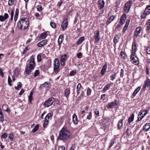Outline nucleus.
Masks as SVG:
<instances>
[{
  "label": "nucleus",
  "mask_w": 150,
  "mask_h": 150,
  "mask_svg": "<svg viewBox=\"0 0 150 150\" xmlns=\"http://www.w3.org/2000/svg\"><path fill=\"white\" fill-rule=\"evenodd\" d=\"M145 26H146V30L147 31V32L149 33V30L150 29V19H149L147 21Z\"/></svg>",
  "instance_id": "obj_19"
},
{
  "label": "nucleus",
  "mask_w": 150,
  "mask_h": 150,
  "mask_svg": "<svg viewBox=\"0 0 150 150\" xmlns=\"http://www.w3.org/2000/svg\"><path fill=\"white\" fill-rule=\"evenodd\" d=\"M114 17L113 16H110L106 22L107 24L109 25L114 20Z\"/></svg>",
  "instance_id": "obj_25"
},
{
  "label": "nucleus",
  "mask_w": 150,
  "mask_h": 150,
  "mask_svg": "<svg viewBox=\"0 0 150 150\" xmlns=\"http://www.w3.org/2000/svg\"><path fill=\"white\" fill-rule=\"evenodd\" d=\"M81 86L80 83L78 84L76 88V90L78 93L79 91H80V88H81Z\"/></svg>",
  "instance_id": "obj_44"
},
{
  "label": "nucleus",
  "mask_w": 150,
  "mask_h": 150,
  "mask_svg": "<svg viewBox=\"0 0 150 150\" xmlns=\"http://www.w3.org/2000/svg\"><path fill=\"white\" fill-rule=\"evenodd\" d=\"M84 37H81L76 42V44L78 45L81 44L84 40Z\"/></svg>",
  "instance_id": "obj_24"
},
{
  "label": "nucleus",
  "mask_w": 150,
  "mask_h": 150,
  "mask_svg": "<svg viewBox=\"0 0 150 150\" xmlns=\"http://www.w3.org/2000/svg\"><path fill=\"white\" fill-rule=\"evenodd\" d=\"M91 93V89L89 88H88L87 89V96H89L90 95Z\"/></svg>",
  "instance_id": "obj_46"
},
{
  "label": "nucleus",
  "mask_w": 150,
  "mask_h": 150,
  "mask_svg": "<svg viewBox=\"0 0 150 150\" xmlns=\"http://www.w3.org/2000/svg\"><path fill=\"white\" fill-rule=\"evenodd\" d=\"M29 23L28 19L26 18L23 17L21 18L18 22L17 26L18 29L24 30L28 27Z\"/></svg>",
  "instance_id": "obj_3"
},
{
  "label": "nucleus",
  "mask_w": 150,
  "mask_h": 150,
  "mask_svg": "<svg viewBox=\"0 0 150 150\" xmlns=\"http://www.w3.org/2000/svg\"><path fill=\"white\" fill-rule=\"evenodd\" d=\"M37 59L38 62H40L42 60L40 54H38L37 56Z\"/></svg>",
  "instance_id": "obj_45"
},
{
  "label": "nucleus",
  "mask_w": 150,
  "mask_h": 150,
  "mask_svg": "<svg viewBox=\"0 0 150 150\" xmlns=\"http://www.w3.org/2000/svg\"><path fill=\"white\" fill-rule=\"evenodd\" d=\"M2 108L4 110L6 111L8 113H10L11 112L10 109L8 108V105H3Z\"/></svg>",
  "instance_id": "obj_20"
},
{
  "label": "nucleus",
  "mask_w": 150,
  "mask_h": 150,
  "mask_svg": "<svg viewBox=\"0 0 150 150\" xmlns=\"http://www.w3.org/2000/svg\"><path fill=\"white\" fill-rule=\"evenodd\" d=\"M141 89V87L138 86L134 90V92L135 93H136L137 94L138 93Z\"/></svg>",
  "instance_id": "obj_50"
},
{
  "label": "nucleus",
  "mask_w": 150,
  "mask_h": 150,
  "mask_svg": "<svg viewBox=\"0 0 150 150\" xmlns=\"http://www.w3.org/2000/svg\"><path fill=\"white\" fill-rule=\"evenodd\" d=\"M54 101V98H50L47 100L45 101L44 104V105L45 106L48 107L52 105Z\"/></svg>",
  "instance_id": "obj_5"
},
{
  "label": "nucleus",
  "mask_w": 150,
  "mask_h": 150,
  "mask_svg": "<svg viewBox=\"0 0 150 150\" xmlns=\"http://www.w3.org/2000/svg\"><path fill=\"white\" fill-rule=\"evenodd\" d=\"M18 86L17 87L15 86V88L17 90H19L21 87L22 84L21 82H18L17 83Z\"/></svg>",
  "instance_id": "obj_35"
},
{
  "label": "nucleus",
  "mask_w": 150,
  "mask_h": 150,
  "mask_svg": "<svg viewBox=\"0 0 150 150\" xmlns=\"http://www.w3.org/2000/svg\"><path fill=\"white\" fill-rule=\"evenodd\" d=\"M72 122L75 125L78 124L77 116L75 114H74L72 116Z\"/></svg>",
  "instance_id": "obj_18"
},
{
  "label": "nucleus",
  "mask_w": 150,
  "mask_h": 150,
  "mask_svg": "<svg viewBox=\"0 0 150 150\" xmlns=\"http://www.w3.org/2000/svg\"><path fill=\"white\" fill-rule=\"evenodd\" d=\"M110 86V84H108L106 85L103 88V91L104 92H105L108 90L109 89Z\"/></svg>",
  "instance_id": "obj_30"
},
{
  "label": "nucleus",
  "mask_w": 150,
  "mask_h": 150,
  "mask_svg": "<svg viewBox=\"0 0 150 150\" xmlns=\"http://www.w3.org/2000/svg\"><path fill=\"white\" fill-rule=\"evenodd\" d=\"M5 19L6 20L9 17L7 13H5L4 16Z\"/></svg>",
  "instance_id": "obj_64"
},
{
  "label": "nucleus",
  "mask_w": 150,
  "mask_h": 150,
  "mask_svg": "<svg viewBox=\"0 0 150 150\" xmlns=\"http://www.w3.org/2000/svg\"><path fill=\"white\" fill-rule=\"evenodd\" d=\"M67 18H65L62 22L61 25V27L63 30H64L67 28Z\"/></svg>",
  "instance_id": "obj_10"
},
{
  "label": "nucleus",
  "mask_w": 150,
  "mask_h": 150,
  "mask_svg": "<svg viewBox=\"0 0 150 150\" xmlns=\"http://www.w3.org/2000/svg\"><path fill=\"white\" fill-rule=\"evenodd\" d=\"M8 136L7 134L6 133H4L1 136V137L2 139H6Z\"/></svg>",
  "instance_id": "obj_40"
},
{
  "label": "nucleus",
  "mask_w": 150,
  "mask_h": 150,
  "mask_svg": "<svg viewBox=\"0 0 150 150\" xmlns=\"http://www.w3.org/2000/svg\"><path fill=\"white\" fill-rule=\"evenodd\" d=\"M149 86H150V79L147 77V79L144 81L143 88L144 89L146 87H149Z\"/></svg>",
  "instance_id": "obj_9"
},
{
  "label": "nucleus",
  "mask_w": 150,
  "mask_h": 150,
  "mask_svg": "<svg viewBox=\"0 0 150 150\" xmlns=\"http://www.w3.org/2000/svg\"><path fill=\"white\" fill-rule=\"evenodd\" d=\"M120 37L119 35H116L115 36L114 38L113 41L114 43H117L119 40Z\"/></svg>",
  "instance_id": "obj_33"
},
{
  "label": "nucleus",
  "mask_w": 150,
  "mask_h": 150,
  "mask_svg": "<svg viewBox=\"0 0 150 150\" xmlns=\"http://www.w3.org/2000/svg\"><path fill=\"white\" fill-rule=\"evenodd\" d=\"M36 66V63L35 61V58L33 56H32L30 59L27 61L25 72L27 74H29L32 70H33Z\"/></svg>",
  "instance_id": "obj_2"
},
{
  "label": "nucleus",
  "mask_w": 150,
  "mask_h": 150,
  "mask_svg": "<svg viewBox=\"0 0 150 150\" xmlns=\"http://www.w3.org/2000/svg\"><path fill=\"white\" fill-rule=\"evenodd\" d=\"M129 24V21L128 22H126L125 25V26H124V28H123V32H125L126 30L128 28V26Z\"/></svg>",
  "instance_id": "obj_36"
},
{
  "label": "nucleus",
  "mask_w": 150,
  "mask_h": 150,
  "mask_svg": "<svg viewBox=\"0 0 150 150\" xmlns=\"http://www.w3.org/2000/svg\"><path fill=\"white\" fill-rule=\"evenodd\" d=\"M65 96L67 98H68L69 95L70 93V90L69 88H67L65 90Z\"/></svg>",
  "instance_id": "obj_26"
},
{
  "label": "nucleus",
  "mask_w": 150,
  "mask_h": 150,
  "mask_svg": "<svg viewBox=\"0 0 150 150\" xmlns=\"http://www.w3.org/2000/svg\"><path fill=\"white\" fill-rule=\"evenodd\" d=\"M50 25L51 27L53 28H55L56 27V23H54L51 22Z\"/></svg>",
  "instance_id": "obj_52"
},
{
  "label": "nucleus",
  "mask_w": 150,
  "mask_h": 150,
  "mask_svg": "<svg viewBox=\"0 0 150 150\" xmlns=\"http://www.w3.org/2000/svg\"><path fill=\"white\" fill-rule=\"evenodd\" d=\"M13 134H10L9 135V136L8 137V138L9 139L11 140L12 141L13 140Z\"/></svg>",
  "instance_id": "obj_51"
},
{
  "label": "nucleus",
  "mask_w": 150,
  "mask_h": 150,
  "mask_svg": "<svg viewBox=\"0 0 150 150\" xmlns=\"http://www.w3.org/2000/svg\"><path fill=\"white\" fill-rule=\"evenodd\" d=\"M119 103L117 100H115L114 101L108 103L107 105V108L108 109L111 108L114 106L117 105Z\"/></svg>",
  "instance_id": "obj_7"
},
{
  "label": "nucleus",
  "mask_w": 150,
  "mask_h": 150,
  "mask_svg": "<svg viewBox=\"0 0 150 150\" xmlns=\"http://www.w3.org/2000/svg\"><path fill=\"white\" fill-rule=\"evenodd\" d=\"M146 50V52L147 54H150V46L147 47Z\"/></svg>",
  "instance_id": "obj_63"
},
{
  "label": "nucleus",
  "mask_w": 150,
  "mask_h": 150,
  "mask_svg": "<svg viewBox=\"0 0 150 150\" xmlns=\"http://www.w3.org/2000/svg\"><path fill=\"white\" fill-rule=\"evenodd\" d=\"M50 83L49 82H45L44 84H42V85L45 87L46 88H48L49 86L50 85Z\"/></svg>",
  "instance_id": "obj_38"
},
{
  "label": "nucleus",
  "mask_w": 150,
  "mask_h": 150,
  "mask_svg": "<svg viewBox=\"0 0 150 150\" xmlns=\"http://www.w3.org/2000/svg\"><path fill=\"white\" fill-rule=\"evenodd\" d=\"M39 71L38 70H35L34 72V76L35 77H36L38 76L39 74Z\"/></svg>",
  "instance_id": "obj_39"
},
{
  "label": "nucleus",
  "mask_w": 150,
  "mask_h": 150,
  "mask_svg": "<svg viewBox=\"0 0 150 150\" xmlns=\"http://www.w3.org/2000/svg\"><path fill=\"white\" fill-rule=\"evenodd\" d=\"M106 96V95L105 94H102L101 96V99H102L103 100H104L105 99Z\"/></svg>",
  "instance_id": "obj_62"
},
{
  "label": "nucleus",
  "mask_w": 150,
  "mask_h": 150,
  "mask_svg": "<svg viewBox=\"0 0 150 150\" xmlns=\"http://www.w3.org/2000/svg\"><path fill=\"white\" fill-rule=\"evenodd\" d=\"M4 115L3 114L0 115V122H3L4 121Z\"/></svg>",
  "instance_id": "obj_53"
},
{
  "label": "nucleus",
  "mask_w": 150,
  "mask_h": 150,
  "mask_svg": "<svg viewBox=\"0 0 150 150\" xmlns=\"http://www.w3.org/2000/svg\"><path fill=\"white\" fill-rule=\"evenodd\" d=\"M0 76L2 78L4 77V75L2 69L0 68Z\"/></svg>",
  "instance_id": "obj_58"
},
{
  "label": "nucleus",
  "mask_w": 150,
  "mask_h": 150,
  "mask_svg": "<svg viewBox=\"0 0 150 150\" xmlns=\"http://www.w3.org/2000/svg\"><path fill=\"white\" fill-rule=\"evenodd\" d=\"M47 40H44L39 42L37 44V46L39 47H41L42 46L45 45L47 43Z\"/></svg>",
  "instance_id": "obj_14"
},
{
  "label": "nucleus",
  "mask_w": 150,
  "mask_h": 150,
  "mask_svg": "<svg viewBox=\"0 0 150 150\" xmlns=\"http://www.w3.org/2000/svg\"><path fill=\"white\" fill-rule=\"evenodd\" d=\"M6 20L3 16H0V21L1 22H4Z\"/></svg>",
  "instance_id": "obj_48"
},
{
  "label": "nucleus",
  "mask_w": 150,
  "mask_h": 150,
  "mask_svg": "<svg viewBox=\"0 0 150 150\" xmlns=\"http://www.w3.org/2000/svg\"><path fill=\"white\" fill-rule=\"evenodd\" d=\"M141 28L140 27H138L136 28L135 31L134 33V36L135 37H137L141 33Z\"/></svg>",
  "instance_id": "obj_15"
},
{
  "label": "nucleus",
  "mask_w": 150,
  "mask_h": 150,
  "mask_svg": "<svg viewBox=\"0 0 150 150\" xmlns=\"http://www.w3.org/2000/svg\"><path fill=\"white\" fill-rule=\"evenodd\" d=\"M98 7L99 8L101 9L103 8L104 6L105 3L103 0H99L98 1Z\"/></svg>",
  "instance_id": "obj_11"
},
{
  "label": "nucleus",
  "mask_w": 150,
  "mask_h": 150,
  "mask_svg": "<svg viewBox=\"0 0 150 150\" xmlns=\"http://www.w3.org/2000/svg\"><path fill=\"white\" fill-rule=\"evenodd\" d=\"M37 8L38 11H41L42 10V6L41 5H38L37 7Z\"/></svg>",
  "instance_id": "obj_49"
},
{
  "label": "nucleus",
  "mask_w": 150,
  "mask_h": 150,
  "mask_svg": "<svg viewBox=\"0 0 150 150\" xmlns=\"http://www.w3.org/2000/svg\"><path fill=\"white\" fill-rule=\"evenodd\" d=\"M127 18L126 14L125 13H124L122 15L120 19L123 20H125Z\"/></svg>",
  "instance_id": "obj_41"
},
{
  "label": "nucleus",
  "mask_w": 150,
  "mask_h": 150,
  "mask_svg": "<svg viewBox=\"0 0 150 150\" xmlns=\"http://www.w3.org/2000/svg\"><path fill=\"white\" fill-rule=\"evenodd\" d=\"M130 59L132 61H133V63L135 65L139 63L138 58L135 55L132 54L131 55Z\"/></svg>",
  "instance_id": "obj_8"
},
{
  "label": "nucleus",
  "mask_w": 150,
  "mask_h": 150,
  "mask_svg": "<svg viewBox=\"0 0 150 150\" xmlns=\"http://www.w3.org/2000/svg\"><path fill=\"white\" fill-rule=\"evenodd\" d=\"M107 68V64L106 62H105V64L102 67V69L101 70L100 74L102 75L104 74L105 73L106 71Z\"/></svg>",
  "instance_id": "obj_13"
},
{
  "label": "nucleus",
  "mask_w": 150,
  "mask_h": 150,
  "mask_svg": "<svg viewBox=\"0 0 150 150\" xmlns=\"http://www.w3.org/2000/svg\"><path fill=\"white\" fill-rule=\"evenodd\" d=\"M47 34L46 32H43L40 35V37L42 38V39H44L47 36Z\"/></svg>",
  "instance_id": "obj_28"
},
{
  "label": "nucleus",
  "mask_w": 150,
  "mask_h": 150,
  "mask_svg": "<svg viewBox=\"0 0 150 150\" xmlns=\"http://www.w3.org/2000/svg\"><path fill=\"white\" fill-rule=\"evenodd\" d=\"M144 12L146 15H149L150 13V6H147Z\"/></svg>",
  "instance_id": "obj_22"
},
{
  "label": "nucleus",
  "mask_w": 150,
  "mask_h": 150,
  "mask_svg": "<svg viewBox=\"0 0 150 150\" xmlns=\"http://www.w3.org/2000/svg\"><path fill=\"white\" fill-rule=\"evenodd\" d=\"M71 134L69 131L65 127H64L60 130L59 135L57 139L64 142L70 138Z\"/></svg>",
  "instance_id": "obj_1"
},
{
  "label": "nucleus",
  "mask_w": 150,
  "mask_h": 150,
  "mask_svg": "<svg viewBox=\"0 0 150 150\" xmlns=\"http://www.w3.org/2000/svg\"><path fill=\"white\" fill-rule=\"evenodd\" d=\"M123 119H120L118 121L117 127V128L119 129H121L123 125Z\"/></svg>",
  "instance_id": "obj_16"
},
{
  "label": "nucleus",
  "mask_w": 150,
  "mask_h": 150,
  "mask_svg": "<svg viewBox=\"0 0 150 150\" xmlns=\"http://www.w3.org/2000/svg\"><path fill=\"white\" fill-rule=\"evenodd\" d=\"M143 113V111H140V112H139V114L138 115V119L139 118V119H140L141 118L140 117L142 115V114Z\"/></svg>",
  "instance_id": "obj_55"
},
{
  "label": "nucleus",
  "mask_w": 150,
  "mask_h": 150,
  "mask_svg": "<svg viewBox=\"0 0 150 150\" xmlns=\"http://www.w3.org/2000/svg\"><path fill=\"white\" fill-rule=\"evenodd\" d=\"M77 56L78 58H80L82 57V54L81 52H79L77 54Z\"/></svg>",
  "instance_id": "obj_60"
},
{
  "label": "nucleus",
  "mask_w": 150,
  "mask_h": 150,
  "mask_svg": "<svg viewBox=\"0 0 150 150\" xmlns=\"http://www.w3.org/2000/svg\"><path fill=\"white\" fill-rule=\"evenodd\" d=\"M132 4V1L131 0L128 1L126 3L124 8V12L125 13H128L129 12Z\"/></svg>",
  "instance_id": "obj_4"
},
{
  "label": "nucleus",
  "mask_w": 150,
  "mask_h": 150,
  "mask_svg": "<svg viewBox=\"0 0 150 150\" xmlns=\"http://www.w3.org/2000/svg\"><path fill=\"white\" fill-rule=\"evenodd\" d=\"M68 57L65 54L61 55L60 60L61 65L64 66L65 65V61L67 59Z\"/></svg>",
  "instance_id": "obj_6"
},
{
  "label": "nucleus",
  "mask_w": 150,
  "mask_h": 150,
  "mask_svg": "<svg viewBox=\"0 0 150 150\" xmlns=\"http://www.w3.org/2000/svg\"><path fill=\"white\" fill-rule=\"evenodd\" d=\"M115 140L114 139H112L110 142V143L109 146V149H110L114 144Z\"/></svg>",
  "instance_id": "obj_29"
},
{
  "label": "nucleus",
  "mask_w": 150,
  "mask_h": 150,
  "mask_svg": "<svg viewBox=\"0 0 150 150\" xmlns=\"http://www.w3.org/2000/svg\"><path fill=\"white\" fill-rule=\"evenodd\" d=\"M48 119L46 118L45 117V120L44 123L43 124V127L45 128L46 127V126L47 125L48 123L49 122Z\"/></svg>",
  "instance_id": "obj_34"
},
{
  "label": "nucleus",
  "mask_w": 150,
  "mask_h": 150,
  "mask_svg": "<svg viewBox=\"0 0 150 150\" xmlns=\"http://www.w3.org/2000/svg\"><path fill=\"white\" fill-rule=\"evenodd\" d=\"M116 76V75L115 73L114 75L110 76V78L111 79V80L113 81L114 79H115Z\"/></svg>",
  "instance_id": "obj_56"
},
{
  "label": "nucleus",
  "mask_w": 150,
  "mask_h": 150,
  "mask_svg": "<svg viewBox=\"0 0 150 150\" xmlns=\"http://www.w3.org/2000/svg\"><path fill=\"white\" fill-rule=\"evenodd\" d=\"M95 114L97 116H99V111L98 109H96L95 110L94 112Z\"/></svg>",
  "instance_id": "obj_59"
},
{
  "label": "nucleus",
  "mask_w": 150,
  "mask_h": 150,
  "mask_svg": "<svg viewBox=\"0 0 150 150\" xmlns=\"http://www.w3.org/2000/svg\"><path fill=\"white\" fill-rule=\"evenodd\" d=\"M94 37L95 41L97 42H98L100 39V32L98 30H97L96 33L95 34Z\"/></svg>",
  "instance_id": "obj_12"
},
{
  "label": "nucleus",
  "mask_w": 150,
  "mask_h": 150,
  "mask_svg": "<svg viewBox=\"0 0 150 150\" xmlns=\"http://www.w3.org/2000/svg\"><path fill=\"white\" fill-rule=\"evenodd\" d=\"M124 70L123 69H121L120 74V76L121 77H122L124 75Z\"/></svg>",
  "instance_id": "obj_57"
},
{
  "label": "nucleus",
  "mask_w": 150,
  "mask_h": 150,
  "mask_svg": "<svg viewBox=\"0 0 150 150\" xmlns=\"http://www.w3.org/2000/svg\"><path fill=\"white\" fill-rule=\"evenodd\" d=\"M64 37L63 35H59L58 40V42L59 45H60L62 43Z\"/></svg>",
  "instance_id": "obj_23"
},
{
  "label": "nucleus",
  "mask_w": 150,
  "mask_h": 150,
  "mask_svg": "<svg viewBox=\"0 0 150 150\" xmlns=\"http://www.w3.org/2000/svg\"><path fill=\"white\" fill-rule=\"evenodd\" d=\"M136 42H133L132 45V53L135 54V52L136 51Z\"/></svg>",
  "instance_id": "obj_21"
},
{
  "label": "nucleus",
  "mask_w": 150,
  "mask_h": 150,
  "mask_svg": "<svg viewBox=\"0 0 150 150\" xmlns=\"http://www.w3.org/2000/svg\"><path fill=\"white\" fill-rule=\"evenodd\" d=\"M120 55L121 56V57L125 59L126 57V55L125 54V53L121 51L120 52Z\"/></svg>",
  "instance_id": "obj_43"
},
{
  "label": "nucleus",
  "mask_w": 150,
  "mask_h": 150,
  "mask_svg": "<svg viewBox=\"0 0 150 150\" xmlns=\"http://www.w3.org/2000/svg\"><path fill=\"white\" fill-rule=\"evenodd\" d=\"M91 113L90 112L89 113V114L87 116V119L89 120H91Z\"/></svg>",
  "instance_id": "obj_54"
},
{
  "label": "nucleus",
  "mask_w": 150,
  "mask_h": 150,
  "mask_svg": "<svg viewBox=\"0 0 150 150\" xmlns=\"http://www.w3.org/2000/svg\"><path fill=\"white\" fill-rule=\"evenodd\" d=\"M59 66H54V72L56 74L59 71Z\"/></svg>",
  "instance_id": "obj_27"
},
{
  "label": "nucleus",
  "mask_w": 150,
  "mask_h": 150,
  "mask_svg": "<svg viewBox=\"0 0 150 150\" xmlns=\"http://www.w3.org/2000/svg\"><path fill=\"white\" fill-rule=\"evenodd\" d=\"M134 114H132L131 116L128 119V121L129 123H131L134 120Z\"/></svg>",
  "instance_id": "obj_31"
},
{
  "label": "nucleus",
  "mask_w": 150,
  "mask_h": 150,
  "mask_svg": "<svg viewBox=\"0 0 150 150\" xmlns=\"http://www.w3.org/2000/svg\"><path fill=\"white\" fill-rule=\"evenodd\" d=\"M150 128V123H147L143 127V130L145 132L147 131Z\"/></svg>",
  "instance_id": "obj_17"
},
{
  "label": "nucleus",
  "mask_w": 150,
  "mask_h": 150,
  "mask_svg": "<svg viewBox=\"0 0 150 150\" xmlns=\"http://www.w3.org/2000/svg\"><path fill=\"white\" fill-rule=\"evenodd\" d=\"M76 70H73L71 71L69 73V75L70 76H73L76 74Z\"/></svg>",
  "instance_id": "obj_42"
},
{
  "label": "nucleus",
  "mask_w": 150,
  "mask_h": 150,
  "mask_svg": "<svg viewBox=\"0 0 150 150\" xmlns=\"http://www.w3.org/2000/svg\"><path fill=\"white\" fill-rule=\"evenodd\" d=\"M28 50V46H27L25 49L24 51L23 52V54H25L26 52Z\"/></svg>",
  "instance_id": "obj_61"
},
{
  "label": "nucleus",
  "mask_w": 150,
  "mask_h": 150,
  "mask_svg": "<svg viewBox=\"0 0 150 150\" xmlns=\"http://www.w3.org/2000/svg\"><path fill=\"white\" fill-rule=\"evenodd\" d=\"M59 59L57 58H56L54 60V66H57L58 65L59 66Z\"/></svg>",
  "instance_id": "obj_32"
},
{
  "label": "nucleus",
  "mask_w": 150,
  "mask_h": 150,
  "mask_svg": "<svg viewBox=\"0 0 150 150\" xmlns=\"http://www.w3.org/2000/svg\"><path fill=\"white\" fill-rule=\"evenodd\" d=\"M39 127V125H36L34 128L32 129V132H35L37 131Z\"/></svg>",
  "instance_id": "obj_37"
},
{
  "label": "nucleus",
  "mask_w": 150,
  "mask_h": 150,
  "mask_svg": "<svg viewBox=\"0 0 150 150\" xmlns=\"http://www.w3.org/2000/svg\"><path fill=\"white\" fill-rule=\"evenodd\" d=\"M52 115L50 113H49L45 117L48 119H49L50 118L51 119L52 118Z\"/></svg>",
  "instance_id": "obj_47"
}]
</instances>
